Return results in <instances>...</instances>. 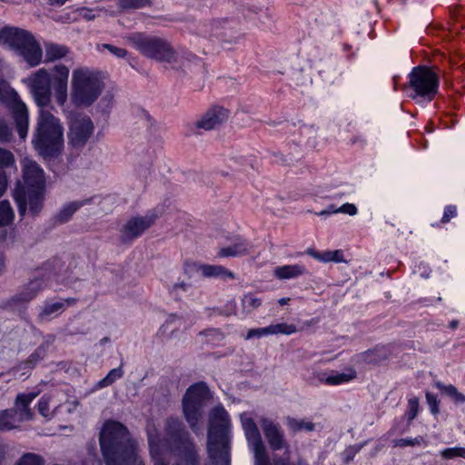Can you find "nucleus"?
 <instances>
[{"label": "nucleus", "mask_w": 465, "mask_h": 465, "mask_svg": "<svg viewBox=\"0 0 465 465\" xmlns=\"http://www.w3.org/2000/svg\"><path fill=\"white\" fill-rule=\"evenodd\" d=\"M44 460L35 453H25L17 461L16 465H44Z\"/></svg>", "instance_id": "35"}, {"label": "nucleus", "mask_w": 465, "mask_h": 465, "mask_svg": "<svg viewBox=\"0 0 465 465\" xmlns=\"http://www.w3.org/2000/svg\"><path fill=\"white\" fill-rule=\"evenodd\" d=\"M149 0H119V9L122 11L127 9H138L150 5Z\"/></svg>", "instance_id": "33"}, {"label": "nucleus", "mask_w": 465, "mask_h": 465, "mask_svg": "<svg viewBox=\"0 0 465 465\" xmlns=\"http://www.w3.org/2000/svg\"><path fill=\"white\" fill-rule=\"evenodd\" d=\"M241 422L245 437L254 452L256 465H267L268 457L265 447L253 418L251 414L244 412L241 414Z\"/></svg>", "instance_id": "15"}, {"label": "nucleus", "mask_w": 465, "mask_h": 465, "mask_svg": "<svg viewBox=\"0 0 465 465\" xmlns=\"http://www.w3.org/2000/svg\"><path fill=\"white\" fill-rule=\"evenodd\" d=\"M287 424L293 431L307 430L311 431L314 429V424L309 420H297L294 418H288Z\"/></svg>", "instance_id": "30"}, {"label": "nucleus", "mask_w": 465, "mask_h": 465, "mask_svg": "<svg viewBox=\"0 0 465 465\" xmlns=\"http://www.w3.org/2000/svg\"><path fill=\"white\" fill-rule=\"evenodd\" d=\"M74 299H67L64 301L55 302L52 303H46L41 312L42 316H52L56 315L64 312V310L74 303Z\"/></svg>", "instance_id": "24"}, {"label": "nucleus", "mask_w": 465, "mask_h": 465, "mask_svg": "<svg viewBox=\"0 0 465 465\" xmlns=\"http://www.w3.org/2000/svg\"><path fill=\"white\" fill-rule=\"evenodd\" d=\"M269 335H271V333H270V329H269V325H268L263 328L250 329L246 334L245 339L251 340L254 337L261 338V337L269 336Z\"/></svg>", "instance_id": "42"}, {"label": "nucleus", "mask_w": 465, "mask_h": 465, "mask_svg": "<svg viewBox=\"0 0 465 465\" xmlns=\"http://www.w3.org/2000/svg\"><path fill=\"white\" fill-rule=\"evenodd\" d=\"M290 301V298H282L278 301L279 304L284 305L287 304Z\"/></svg>", "instance_id": "56"}, {"label": "nucleus", "mask_w": 465, "mask_h": 465, "mask_svg": "<svg viewBox=\"0 0 465 465\" xmlns=\"http://www.w3.org/2000/svg\"><path fill=\"white\" fill-rule=\"evenodd\" d=\"M50 397L44 396L38 403V411L45 418H49L53 414V411L50 408Z\"/></svg>", "instance_id": "38"}, {"label": "nucleus", "mask_w": 465, "mask_h": 465, "mask_svg": "<svg viewBox=\"0 0 465 465\" xmlns=\"http://www.w3.org/2000/svg\"><path fill=\"white\" fill-rule=\"evenodd\" d=\"M28 289L31 291V293L25 298V301H29L35 296L37 292L41 289V283L38 281L31 282L28 285Z\"/></svg>", "instance_id": "46"}, {"label": "nucleus", "mask_w": 465, "mask_h": 465, "mask_svg": "<svg viewBox=\"0 0 465 465\" xmlns=\"http://www.w3.org/2000/svg\"><path fill=\"white\" fill-rule=\"evenodd\" d=\"M244 246L242 244L240 245L239 249H233L232 245L222 248L219 251L218 255L221 257H227V256H239L244 254Z\"/></svg>", "instance_id": "40"}, {"label": "nucleus", "mask_w": 465, "mask_h": 465, "mask_svg": "<svg viewBox=\"0 0 465 465\" xmlns=\"http://www.w3.org/2000/svg\"><path fill=\"white\" fill-rule=\"evenodd\" d=\"M12 420H13V419H11V418H5V419H4V421H5V422L12 421Z\"/></svg>", "instance_id": "58"}, {"label": "nucleus", "mask_w": 465, "mask_h": 465, "mask_svg": "<svg viewBox=\"0 0 465 465\" xmlns=\"http://www.w3.org/2000/svg\"><path fill=\"white\" fill-rule=\"evenodd\" d=\"M197 271L204 277H220L224 280L234 279V274L221 265L199 264L194 265Z\"/></svg>", "instance_id": "21"}, {"label": "nucleus", "mask_w": 465, "mask_h": 465, "mask_svg": "<svg viewBox=\"0 0 465 465\" xmlns=\"http://www.w3.org/2000/svg\"><path fill=\"white\" fill-rule=\"evenodd\" d=\"M229 118V111L223 107L214 106L208 110L196 123L195 126L205 131L213 130Z\"/></svg>", "instance_id": "18"}, {"label": "nucleus", "mask_w": 465, "mask_h": 465, "mask_svg": "<svg viewBox=\"0 0 465 465\" xmlns=\"http://www.w3.org/2000/svg\"><path fill=\"white\" fill-rule=\"evenodd\" d=\"M124 40L147 58L168 64L177 70L186 66L184 56L176 52L171 43L163 37L135 32L125 35Z\"/></svg>", "instance_id": "3"}, {"label": "nucleus", "mask_w": 465, "mask_h": 465, "mask_svg": "<svg viewBox=\"0 0 465 465\" xmlns=\"http://www.w3.org/2000/svg\"><path fill=\"white\" fill-rule=\"evenodd\" d=\"M307 273V269L303 264H287L278 266L273 270V275L279 280H291L299 278Z\"/></svg>", "instance_id": "20"}, {"label": "nucleus", "mask_w": 465, "mask_h": 465, "mask_svg": "<svg viewBox=\"0 0 465 465\" xmlns=\"http://www.w3.org/2000/svg\"><path fill=\"white\" fill-rule=\"evenodd\" d=\"M0 100L8 104L15 121L18 134L21 139H25L29 125L27 107L19 99L17 93L4 80H0Z\"/></svg>", "instance_id": "11"}, {"label": "nucleus", "mask_w": 465, "mask_h": 465, "mask_svg": "<svg viewBox=\"0 0 465 465\" xmlns=\"http://www.w3.org/2000/svg\"><path fill=\"white\" fill-rule=\"evenodd\" d=\"M262 304L261 299L257 298L255 295L252 293H248L243 295L242 299V311L246 312H250L257 308H259Z\"/></svg>", "instance_id": "31"}, {"label": "nucleus", "mask_w": 465, "mask_h": 465, "mask_svg": "<svg viewBox=\"0 0 465 465\" xmlns=\"http://www.w3.org/2000/svg\"><path fill=\"white\" fill-rule=\"evenodd\" d=\"M9 167L16 169L15 156L10 151L0 148V169Z\"/></svg>", "instance_id": "34"}, {"label": "nucleus", "mask_w": 465, "mask_h": 465, "mask_svg": "<svg viewBox=\"0 0 465 465\" xmlns=\"http://www.w3.org/2000/svg\"><path fill=\"white\" fill-rule=\"evenodd\" d=\"M307 253L317 261L322 262H344L343 252L341 250L325 251L322 252L312 249L307 250Z\"/></svg>", "instance_id": "22"}, {"label": "nucleus", "mask_w": 465, "mask_h": 465, "mask_svg": "<svg viewBox=\"0 0 465 465\" xmlns=\"http://www.w3.org/2000/svg\"><path fill=\"white\" fill-rule=\"evenodd\" d=\"M420 402L418 398H411L408 401V407L406 411V416L409 420H412L416 418L419 411Z\"/></svg>", "instance_id": "37"}, {"label": "nucleus", "mask_w": 465, "mask_h": 465, "mask_svg": "<svg viewBox=\"0 0 465 465\" xmlns=\"http://www.w3.org/2000/svg\"><path fill=\"white\" fill-rule=\"evenodd\" d=\"M277 465H293V464H290V463H285V462H282L281 464H277Z\"/></svg>", "instance_id": "60"}, {"label": "nucleus", "mask_w": 465, "mask_h": 465, "mask_svg": "<svg viewBox=\"0 0 465 465\" xmlns=\"http://www.w3.org/2000/svg\"><path fill=\"white\" fill-rule=\"evenodd\" d=\"M426 399H427L429 404L433 405L432 412H437L436 398L433 395H431L430 393H426Z\"/></svg>", "instance_id": "52"}, {"label": "nucleus", "mask_w": 465, "mask_h": 465, "mask_svg": "<svg viewBox=\"0 0 465 465\" xmlns=\"http://www.w3.org/2000/svg\"><path fill=\"white\" fill-rule=\"evenodd\" d=\"M79 15L85 20L91 21L94 20L96 15L94 13V10L84 7L79 10Z\"/></svg>", "instance_id": "48"}, {"label": "nucleus", "mask_w": 465, "mask_h": 465, "mask_svg": "<svg viewBox=\"0 0 465 465\" xmlns=\"http://www.w3.org/2000/svg\"><path fill=\"white\" fill-rule=\"evenodd\" d=\"M104 87L97 72L88 67L75 68L72 73L71 101L75 106L88 107L98 99Z\"/></svg>", "instance_id": "7"}, {"label": "nucleus", "mask_w": 465, "mask_h": 465, "mask_svg": "<svg viewBox=\"0 0 465 465\" xmlns=\"http://www.w3.org/2000/svg\"><path fill=\"white\" fill-rule=\"evenodd\" d=\"M439 83L440 76L435 70L427 66L414 67L409 74V87L414 93L411 96L431 101L438 93Z\"/></svg>", "instance_id": "10"}, {"label": "nucleus", "mask_w": 465, "mask_h": 465, "mask_svg": "<svg viewBox=\"0 0 465 465\" xmlns=\"http://www.w3.org/2000/svg\"><path fill=\"white\" fill-rule=\"evenodd\" d=\"M333 213H337V208H335L334 205H330L328 207V209L320 212L318 213V215L323 216V215H330V214H333Z\"/></svg>", "instance_id": "50"}, {"label": "nucleus", "mask_w": 465, "mask_h": 465, "mask_svg": "<svg viewBox=\"0 0 465 465\" xmlns=\"http://www.w3.org/2000/svg\"><path fill=\"white\" fill-rule=\"evenodd\" d=\"M5 268V257L0 254V272Z\"/></svg>", "instance_id": "55"}, {"label": "nucleus", "mask_w": 465, "mask_h": 465, "mask_svg": "<svg viewBox=\"0 0 465 465\" xmlns=\"http://www.w3.org/2000/svg\"><path fill=\"white\" fill-rule=\"evenodd\" d=\"M358 212L357 207L353 203H344L341 207L337 208V213H341L349 215H355Z\"/></svg>", "instance_id": "44"}, {"label": "nucleus", "mask_w": 465, "mask_h": 465, "mask_svg": "<svg viewBox=\"0 0 465 465\" xmlns=\"http://www.w3.org/2000/svg\"><path fill=\"white\" fill-rule=\"evenodd\" d=\"M88 202L89 200L72 202L64 205V208L58 213L57 219L60 223L67 222L80 207L84 206Z\"/></svg>", "instance_id": "25"}, {"label": "nucleus", "mask_w": 465, "mask_h": 465, "mask_svg": "<svg viewBox=\"0 0 465 465\" xmlns=\"http://www.w3.org/2000/svg\"><path fill=\"white\" fill-rule=\"evenodd\" d=\"M33 143L35 150L44 157L54 156L64 147V126L60 119L47 108H39Z\"/></svg>", "instance_id": "4"}, {"label": "nucleus", "mask_w": 465, "mask_h": 465, "mask_svg": "<svg viewBox=\"0 0 465 465\" xmlns=\"http://www.w3.org/2000/svg\"><path fill=\"white\" fill-rule=\"evenodd\" d=\"M437 387L445 394L451 397L456 402L465 403V395L459 392L457 388L453 385H443L441 383H438Z\"/></svg>", "instance_id": "32"}, {"label": "nucleus", "mask_w": 465, "mask_h": 465, "mask_svg": "<svg viewBox=\"0 0 465 465\" xmlns=\"http://www.w3.org/2000/svg\"><path fill=\"white\" fill-rule=\"evenodd\" d=\"M457 214V209L453 205H449L445 208L444 213L441 219V223H446L450 222V220L455 217Z\"/></svg>", "instance_id": "45"}, {"label": "nucleus", "mask_w": 465, "mask_h": 465, "mask_svg": "<svg viewBox=\"0 0 465 465\" xmlns=\"http://www.w3.org/2000/svg\"><path fill=\"white\" fill-rule=\"evenodd\" d=\"M155 219L156 215L153 213L129 219L121 231L122 240L124 242H129L139 237L145 230L153 225Z\"/></svg>", "instance_id": "16"}, {"label": "nucleus", "mask_w": 465, "mask_h": 465, "mask_svg": "<svg viewBox=\"0 0 465 465\" xmlns=\"http://www.w3.org/2000/svg\"><path fill=\"white\" fill-rule=\"evenodd\" d=\"M441 456L447 460H451L458 457L465 459V448L454 447L445 449L441 451Z\"/></svg>", "instance_id": "36"}, {"label": "nucleus", "mask_w": 465, "mask_h": 465, "mask_svg": "<svg viewBox=\"0 0 465 465\" xmlns=\"http://www.w3.org/2000/svg\"><path fill=\"white\" fill-rule=\"evenodd\" d=\"M68 77L69 68L64 64H57L51 73L45 68L36 70L24 82L39 108L50 105L52 94L56 104L63 107L68 98Z\"/></svg>", "instance_id": "2"}, {"label": "nucleus", "mask_w": 465, "mask_h": 465, "mask_svg": "<svg viewBox=\"0 0 465 465\" xmlns=\"http://www.w3.org/2000/svg\"><path fill=\"white\" fill-rule=\"evenodd\" d=\"M271 335L283 334L292 335L298 331L296 325L286 322H279L269 325Z\"/></svg>", "instance_id": "27"}, {"label": "nucleus", "mask_w": 465, "mask_h": 465, "mask_svg": "<svg viewBox=\"0 0 465 465\" xmlns=\"http://www.w3.org/2000/svg\"><path fill=\"white\" fill-rule=\"evenodd\" d=\"M4 454H5V450H4V449L0 446V460L4 458Z\"/></svg>", "instance_id": "57"}, {"label": "nucleus", "mask_w": 465, "mask_h": 465, "mask_svg": "<svg viewBox=\"0 0 465 465\" xmlns=\"http://www.w3.org/2000/svg\"><path fill=\"white\" fill-rule=\"evenodd\" d=\"M69 0H48V3H49L50 5L62 6L63 5H64Z\"/></svg>", "instance_id": "53"}, {"label": "nucleus", "mask_w": 465, "mask_h": 465, "mask_svg": "<svg viewBox=\"0 0 465 465\" xmlns=\"http://www.w3.org/2000/svg\"><path fill=\"white\" fill-rule=\"evenodd\" d=\"M106 465H145L143 459L138 455L137 443L123 453L115 455V458L108 460Z\"/></svg>", "instance_id": "19"}, {"label": "nucleus", "mask_w": 465, "mask_h": 465, "mask_svg": "<svg viewBox=\"0 0 465 465\" xmlns=\"http://www.w3.org/2000/svg\"><path fill=\"white\" fill-rule=\"evenodd\" d=\"M135 444L128 430L120 422L108 420L103 426L100 445L105 462Z\"/></svg>", "instance_id": "9"}, {"label": "nucleus", "mask_w": 465, "mask_h": 465, "mask_svg": "<svg viewBox=\"0 0 465 465\" xmlns=\"http://www.w3.org/2000/svg\"><path fill=\"white\" fill-rule=\"evenodd\" d=\"M244 246L242 244L240 245L239 249H233L232 245L222 248L219 251L218 255L221 257H227V256H239L244 254Z\"/></svg>", "instance_id": "39"}, {"label": "nucleus", "mask_w": 465, "mask_h": 465, "mask_svg": "<svg viewBox=\"0 0 465 465\" xmlns=\"http://www.w3.org/2000/svg\"><path fill=\"white\" fill-rule=\"evenodd\" d=\"M229 428L230 420L227 411L222 406L213 408L210 415L208 452L216 465L229 463Z\"/></svg>", "instance_id": "6"}, {"label": "nucleus", "mask_w": 465, "mask_h": 465, "mask_svg": "<svg viewBox=\"0 0 465 465\" xmlns=\"http://www.w3.org/2000/svg\"><path fill=\"white\" fill-rule=\"evenodd\" d=\"M146 434L153 465H169L170 454L179 459L173 465L199 464L195 448L179 420L171 418L166 420L164 438H161L156 423L149 420L146 424Z\"/></svg>", "instance_id": "1"}, {"label": "nucleus", "mask_w": 465, "mask_h": 465, "mask_svg": "<svg viewBox=\"0 0 465 465\" xmlns=\"http://www.w3.org/2000/svg\"><path fill=\"white\" fill-rule=\"evenodd\" d=\"M11 133L5 122L0 120V142H6L9 140Z\"/></svg>", "instance_id": "47"}, {"label": "nucleus", "mask_w": 465, "mask_h": 465, "mask_svg": "<svg viewBox=\"0 0 465 465\" xmlns=\"http://www.w3.org/2000/svg\"><path fill=\"white\" fill-rule=\"evenodd\" d=\"M209 396L210 391L208 388L203 383H197L191 386L183 397V413L193 430H195L196 424L201 416L200 409Z\"/></svg>", "instance_id": "14"}, {"label": "nucleus", "mask_w": 465, "mask_h": 465, "mask_svg": "<svg viewBox=\"0 0 465 465\" xmlns=\"http://www.w3.org/2000/svg\"><path fill=\"white\" fill-rule=\"evenodd\" d=\"M356 378V371L349 369L345 372L333 371L326 378L322 379L323 382L328 385H340L349 382Z\"/></svg>", "instance_id": "23"}, {"label": "nucleus", "mask_w": 465, "mask_h": 465, "mask_svg": "<svg viewBox=\"0 0 465 465\" xmlns=\"http://www.w3.org/2000/svg\"><path fill=\"white\" fill-rule=\"evenodd\" d=\"M423 442L422 437H417L414 439H401L398 440L395 443L396 446L399 447H407V446H415L420 445Z\"/></svg>", "instance_id": "43"}, {"label": "nucleus", "mask_w": 465, "mask_h": 465, "mask_svg": "<svg viewBox=\"0 0 465 465\" xmlns=\"http://www.w3.org/2000/svg\"><path fill=\"white\" fill-rule=\"evenodd\" d=\"M182 289L183 291H186L187 290V284L184 283V282H182V283H179V284H175L174 285V289Z\"/></svg>", "instance_id": "54"}, {"label": "nucleus", "mask_w": 465, "mask_h": 465, "mask_svg": "<svg viewBox=\"0 0 465 465\" xmlns=\"http://www.w3.org/2000/svg\"><path fill=\"white\" fill-rule=\"evenodd\" d=\"M94 125L91 118L84 114H70L68 117V145L82 150L93 136Z\"/></svg>", "instance_id": "13"}, {"label": "nucleus", "mask_w": 465, "mask_h": 465, "mask_svg": "<svg viewBox=\"0 0 465 465\" xmlns=\"http://www.w3.org/2000/svg\"><path fill=\"white\" fill-rule=\"evenodd\" d=\"M7 177L5 173H0V197L5 193L7 188Z\"/></svg>", "instance_id": "49"}, {"label": "nucleus", "mask_w": 465, "mask_h": 465, "mask_svg": "<svg viewBox=\"0 0 465 465\" xmlns=\"http://www.w3.org/2000/svg\"><path fill=\"white\" fill-rule=\"evenodd\" d=\"M107 49L111 54L118 58H124L127 55V50L124 48L117 47L113 45L104 44L102 45H98V49Z\"/></svg>", "instance_id": "41"}, {"label": "nucleus", "mask_w": 465, "mask_h": 465, "mask_svg": "<svg viewBox=\"0 0 465 465\" xmlns=\"http://www.w3.org/2000/svg\"><path fill=\"white\" fill-rule=\"evenodd\" d=\"M21 163L25 187L23 192L15 193V200L21 215H24L27 205H29L30 211L35 214L42 207L45 183L44 171L35 161L29 158L23 159Z\"/></svg>", "instance_id": "5"}, {"label": "nucleus", "mask_w": 465, "mask_h": 465, "mask_svg": "<svg viewBox=\"0 0 465 465\" xmlns=\"http://www.w3.org/2000/svg\"><path fill=\"white\" fill-rule=\"evenodd\" d=\"M0 44L17 51L30 66H36L42 61L43 52L39 44L25 29L5 26L0 30Z\"/></svg>", "instance_id": "8"}, {"label": "nucleus", "mask_w": 465, "mask_h": 465, "mask_svg": "<svg viewBox=\"0 0 465 465\" xmlns=\"http://www.w3.org/2000/svg\"><path fill=\"white\" fill-rule=\"evenodd\" d=\"M242 244L245 247L244 248V254H245L248 252V251L250 249V244L246 241H243V240L238 241L237 242L232 244V247H233V249H239L240 245H242Z\"/></svg>", "instance_id": "51"}, {"label": "nucleus", "mask_w": 465, "mask_h": 465, "mask_svg": "<svg viewBox=\"0 0 465 465\" xmlns=\"http://www.w3.org/2000/svg\"><path fill=\"white\" fill-rule=\"evenodd\" d=\"M68 48L64 45L48 44L45 45V56L48 61H54L64 57Z\"/></svg>", "instance_id": "26"}, {"label": "nucleus", "mask_w": 465, "mask_h": 465, "mask_svg": "<svg viewBox=\"0 0 465 465\" xmlns=\"http://www.w3.org/2000/svg\"><path fill=\"white\" fill-rule=\"evenodd\" d=\"M36 397L35 393H22L15 399V408L0 411V430H10L18 427L19 423L33 418L29 408L30 403Z\"/></svg>", "instance_id": "12"}, {"label": "nucleus", "mask_w": 465, "mask_h": 465, "mask_svg": "<svg viewBox=\"0 0 465 465\" xmlns=\"http://www.w3.org/2000/svg\"><path fill=\"white\" fill-rule=\"evenodd\" d=\"M450 325L452 328H455L457 326V323L455 322H452Z\"/></svg>", "instance_id": "59"}, {"label": "nucleus", "mask_w": 465, "mask_h": 465, "mask_svg": "<svg viewBox=\"0 0 465 465\" xmlns=\"http://www.w3.org/2000/svg\"><path fill=\"white\" fill-rule=\"evenodd\" d=\"M123 375H124V371H123V369L121 366L118 368L113 369L108 372V374L104 379H102L97 383V387L98 388L108 387V386L112 385L115 381L122 378Z\"/></svg>", "instance_id": "29"}, {"label": "nucleus", "mask_w": 465, "mask_h": 465, "mask_svg": "<svg viewBox=\"0 0 465 465\" xmlns=\"http://www.w3.org/2000/svg\"><path fill=\"white\" fill-rule=\"evenodd\" d=\"M261 426L263 434L272 450H278L287 447L284 440V433L281 426L270 419H261Z\"/></svg>", "instance_id": "17"}, {"label": "nucleus", "mask_w": 465, "mask_h": 465, "mask_svg": "<svg viewBox=\"0 0 465 465\" xmlns=\"http://www.w3.org/2000/svg\"><path fill=\"white\" fill-rule=\"evenodd\" d=\"M14 211L9 202H0V226L10 224L14 220Z\"/></svg>", "instance_id": "28"}]
</instances>
